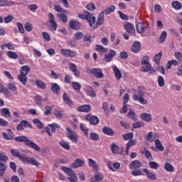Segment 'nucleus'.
<instances>
[{"label": "nucleus", "instance_id": "nucleus-51", "mask_svg": "<svg viewBox=\"0 0 182 182\" xmlns=\"http://www.w3.org/2000/svg\"><path fill=\"white\" fill-rule=\"evenodd\" d=\"M111 151L114 154H117L119 153V146L116 144H112L111 145Z\"/></svg>", "mask_w": 182, "mask_h": 182}, {"label": "nucleus", "instance_id": "nucleus-21", "mask_svg": "<svg viewBox=\"0 0 182 182\" xmlns=\"http://www.w3.org/2000/svg\"><path fill=\"white\" fill-rule=\"evenodd\" d=\"M107 166H108L109 170H111V171H116V170H119L120 168V163H119V162H114L112 165V162L108 161Z\"/></svg>", "mask_w": 182, "mask_h": 182}, {"label": "nucleus", "instance_id": "nucleus-37", "mask_svg": "<svg viewBox=\"0 0 182 182\" xmlns=\"http://www.w3.org/2000/svg\"><path fill=\"white\" fill-rule=\"evenodd\" d=\"M114 9H116V7L114 5H111L109 7L107 8L105 11H102V12H104L105 15H109L112 14V12H114Z\"/></svg>", "mask_w": 182, "mask_h": 182}, {"label": "nucleus", "instance_id": "nucleus-29", "mask_svg": "<svg viewBox=\"0 0 182 182\" xmlns=\"http://www.w3.org/2000/svg\"><path fill=\"white\" fill-rule=\"evenodd\" d=\"M112 68H113V72L114 73V76L117 80H120V79H122V72H120V70H119V68H117L115 65H113Z\"/></svg>", "mask_w": 182, "mask_h": 182}, {"label": "nucleus", "instance_id": "nucleus-25", "mask_svg": "<svg viewBox=\"0 0 182 182\" xmlns=\"http://www.w3.org/2000/svg\"><path fill=\"white\" fill-rule=\"evenodd\" d=\"M105 178V175L102 173H97L95 174L90 181V182H99L102 181Z\"/></svg>", "mask_w": 182, "mask_h": 182}, {"label": "nucleus", "instance_id": "nucleus-35", "mask_svg": "<svg viewBox=\"0 0 182 182\" xmlns=\"http://www.w3.org/2000/svg\"><path fill=\"white\" fill-rule=\"evenodd\" d=\"M1 116H4V117H11V112L9 111V109L8 108H3L1 109Z\"/></svg>", "mask_w": 182, "mask_h": 182}, {"label": "nucleus", "instance_id": "nucleus-62", "mask_svg": "<svg viewBox=\"0 0 182 182\" xmlns=\"http://www.w3.org/2000/svg\"><path fill=\"white\" fill-rule=\"evenodd\" d=\"M28 9H29V11H31V12H36V11L38 9V5L36 4H30L28 6Z\"/></svg>", "mask_w": 182, "mask_h": 182}, {"label": "nucleus", "instance_id": "nucleus-12", "mask_svg": "<svg viewBox=\"0 0 182 182\" xmlns=\"http://www.w3.org/2000/svg\"><path fill=\"white\" fill-rule=\"evenodd\" d=\"M60 53L65 58H75L76 56V52L69 49H61Z\"/></svg>", "mask_w": 182, "mask_h": 182}, {"label": "nucleus", "instance_id": "nucleus-7", "mask_svg": "<svg viewBox=\"0 0 182 182\" xmlns=\"http://www.w3.org/2000/svg\"><path fill=\"white\" fill-rule=\"evenodd\" d=\"M87 73L92 75V76H95V77H97V79H102V77L105 76V75H103L102 69L100 68H92V70H87Z\"/></svg>", "mask_w": 182, "mask_h": 182}, {"label": "nucleus", "instance_id": "nucleus-45", "mask_svg": "<svg viewBox=\"0 0 182 182\" xmlns=\"http://www.w3.org/2000/svg\"><path fill=\"white\" fill-rule=\"evenodd\" d=\"M14 5L13 1H8V0H0V6H11Z\"/></svg>", "mask_w": 182, "mask_h": 182}, {"label": "nucleus", "instance_id": "nucleus-39", "mask_svg": "<svg viewBox=\"0 0 182 182\" xmlns=\"http://www.w3.org/2000/svg\"><path fill=\"white\" fill-rule=\"evenodd\" d=\"M155 146L159 151H164V146H163V144H161V141L159 139L155 140Z\"/></svg>", "mask_w": 182, "mask_h": 182}, {"label": "nucleus", "instance_id": "nucleus-2", "mask_svg": "<svg viewBox=\"0 0 182 182\" xmlns=\"http://www.w3.org/2000/svg\"><path fill=\"white\" fill-rule=\"evenodd\" d=\"M31 71V67L29 65L22 66L20 70V74L18 75V79L25 86L28 82V77L26 75Z\"/></svg>", "mask_w": 182, "mask_h": 182}, {"label": "nucleus", "instance_id": "nucleus-30", "mask_svg": "<svg viewBox=\"0 0 182 182\" xmlns=\"http://www.w3.org/2000/svg\"><path fill=\"white\" fill-rule=\"evenodd\" d=\"M136 28L138 33H144V31H146V25L141 22L138 23Z\"/></svg>", "mask_w": 182, "mask_h": 182}, {"label": "nucleus", "instance_id": "nucleus-55", "mask_svg": "<svg viewBox=\"0 0 182 182\" xmlns=\"http://www.w3.org/2000/svg\"><path fill=\"white\" fill-rule=\"evenodd\" d=\"M149 166L151 168H153L154 170H157V168H159V164H157V162L156 161H150Z\"/></svg>", "mask_w": 182, "mask_h": 182}, {"label": "nucleus", "instance_id": "nucleus-33", "mask_svg": "<svg viewBox=\"0 0 182 182\" xmlns=\"http://www.w3.org/2000/svg\"><path fill=\"white\" fill-rule=\"evenodd\" d=\"M80 130L83 132L84 136L85 137H87L89 136V129L86 127L85 124H80Z\"/></svg>", "mask_w": 182, "mask_h": 182}, {"label": "nucleus", "instance_id": "nucleus-8", "mask_svg": "<svg viewBox=\"0 0 182 182\" xmlns=\"http://www.w3.org/2000/svg\"><path fill=\"white\" fill-rule=\"evenodd\" d=\"M60 125L57 123H53L50 124L45 128V130L46 133L48 134V136H52L53 133H55L56 131V129H60Z\"/></svg>", "mask_w": 182, "mask_h": 182}, {"label": "nucleus", "instance_id": "nucleus-44", "mask_svg": "<svg viewBox=\"0 0 182 182\" xmlns=\"http://www.w3.org/2000/svg\"><path fill=\"white\" fill-rule=\"evenodd\" d=\"M127 116L129 119H132V120L137 119V117L136 116V112H134V110L133 109H129Z\"/></svg>", "mask_w": 182, "mask_h": 182}, {"label": "nucleus", "instance_id": "nucleus-34", "mask_svg": "<svg viewBox=\"0 0 182 182\" xmlns=\"http://www.w3.org/2000/svg\"><path fill=\"white\" fill-rule=\"evenodd\" d=\"M88 165L90 167H92L94 170H97V168H99V165H97L95 160L90 158L88 159Z\"/></svg>", "mask_w": 182, "mask_h": 182}, {"label": "nucleus", "instance_id": "nucleus-5", "mask_svg": "<svg viewBox=\"0 0 182 182\" xmlns=\"http://www.w3.org/2000/svg\"><path fill=\"white\" fill-rule=\"evenodd\" d=\"M67 130V136L69 138L73 143H75V144H77V143L79 141V136L76 132L72 131V129L69 128H66Z\"/></svg>", "mask_w": 182, "mask_h": 182}, {"label": "nucleus", "instance_id": "nucleus-19", "mask_svg": "<svg viewBox=\"0 0 182 182\" xmlns=\"http://www.w3.org/2000/svg\"><path fill=\"white\" fill-rule=\"evenodd\" d=\"M136 144H137V141H136V139H130L127 142L125 148V152L127 156H129V150H130V147H133V146H136Z\"/></svg>", "mask_w": 182, "mask_h": 182}, {"label": "nucleus", "instance_id": "nucleus-63", "mask_svg": "<svg viewBox=\"0 0 182 182\" xmlns=\"http://www.w3.org/2000/svg\"><path fill=\"white\" fill-rule=\"evenodd\" d=\"M73 87L74 90H80L82 85H80V83L79 82H73Z\"/></svg>", "mask_w": 182, "mask_h": 182}, {"label": "nucleus", "instance_id": "nucleus-20", "mask_svg": "<svg viewBox=\"0 0 182 182\" xmlns=\"http://www.w3.org/2000/svg\"><path fill=\"white\" fill-rule=\"evenodd\" d=\"M143 171H144V173H145V174H146V177L149 178V180H152L153 181H154V180H156V173L149 171V169H147V168H144Z\"/></svg>", "mask_w": 182, "mask_h": 182}, {"label": "nucleus", "instance_id": "nucleus-53", "mask_svg": "<svg viewBox=\"0 0 182 182\" xmlns=\"http://www.w3.org/2000/svg\"><path fill=\"white\" fill-rule=\"evenodd\" d=\"M51 90L53 92H59L60 87L57 83H51Z\"/></svg>", "mask_w": 182, "mask_h": 182}, {"label": "nucleus", "instance_id": "nucleus-58", "mask_svg": "<svg viewBox=\"0 0 182 182\" xmlns=\"http://www.w3.org/2000/svg\"><path fill=\"white\" fill-rule=\"evenodd\" d=\"M90 137L91 140H93V141H97V140H99V134L96 133H90Z\"/></svg>", "mask_w": 182, "mask_h": 182}, {"label": "nucleus", "instance_id": "nucleus-36", "mask_svg": "<svg viewBox=\"0 0 182 182\" xmlns=\"http://www.w3.org/2000/svg\"><path fill=\"white\" fill-rule=\"evenodd\" d=\"M164 168L168 173H173V171H174V166H173V165L168 162L165 163Z\"/></svg>", "mask_w": 182, "mask_h": 182}, {"label": "nucleus", "instance_id": "nucleus-40", "mask_svg": "<svg viewBox=\"0 0 182 182\" xmlns=\"http://www.w3.org/2000/svg\"><path fill=\"white\" fill-rule=\"evenodd\" d=\"M36 85L40 89H46V84L41 80H36Z\"/></svg>", "mask_w": 182, "mask_h": 182}, {"label": "nucleus", "instance_id": "nucleus-42", "mask_svg": "<svg viewBox=\"0 0 182 182\" xmlns=\"http://www.w3.org/2000/svg\"><path fill=\"white\" fill-rule=\"evenodd\" d=\"M33 123L36 124V126L38 127V129H43V127H45L42 122H41V120L38 119L37 118L33 120Z\"/></svg>", "mask_w": 182, "mask_h": 182}, {"label": "nucleus", "instance_id": "nucleus-48", "mask_svg": "<svg viewBox=\"0 0 182 182\" xmlns=\"http://www.w3.org/2000/svg\"><path fill=\"white\" fill-rule=\"evenodd\" d=\"M95 49L96 50H97V52H103L104 53H106V52H107L108 49L103 47L101 45H97L95 46Z\"/></svg>", "mask_w": 182, "mask_h": 182}, {"label": "nucleus", "instance_id": "nucleus-18", "mask_svg": "<svg viewBox=\"0 0 182 182\" xmlns=\"http://www.w3.org/2000/svg\"><path fill=\"white\" fill-rule=\"evenodd\" d=\"M140 49H141V44L139 41H135L131 48V52L137 53L140 51Z\"/></svg>", "mask_w": 182, "mask_h": 182}, {"label": "nucleus", "instance_id": "nucleus-11", "mask_svg": "<svg viewBox=\"0 0 182 182\" xmlns=\"http://www.w3.org/2000/svg\"><path fill=\"white\" fill-rule=\"evenodd\" d=\"M105 22V11H101L99 14L98 18L97 19L96 23L93 26L94 29H97L99 26L103 25Z\"/></svg>", "mask_w": 182, "mask_h": 182}, {"label": "nucleus", "instance_id": "nucleus-23", "mask_svg": "<svg viewBox=\"0 0 182 182\" xmlns=\"http://www.w3.org/2000/svg\"><path fill=\"white\" fill-rule=\"evenodd\" d=\"M77 112H82L84 113H87L92 110V107L89 105H84L77 108Z\"/></svg>", "mask_w": 182, "mask_h": 182}, {"label": "nucleus", "instance_id": "nucleus-26", "mask_svg": "<svg viewBox=\"0 0 182 182\" xmlns=\"http://www.w3.org/2000/svg\"><path fill=\"white\" fill-rule=\"evenodd\" d=\"M69 25L71 29H73L74 31H79V29H80V23L79 21H70Z\"/></svg>", "mask_w": 182, "mask_h": 182}, {"label": "nucleus", "instance_id": "nucleus-16", "mask_svg": "<svg viewBox=\"0 0 182 182\" xmlns=\"http://www.w3.org/2000/svg\"><path fill=\"white\" fill-rule=\"evenodd\" d=\"M25 127H30V129H32V124H31L28 121L23 120L19 123L16 129L17 130L21 131L23 130Z\"/></svg>", "mask_w": 182, "mask_h": 182}, {"label": "nucleus", "instance_id": "nucleus-27", "mask_svg": "<svg viewBox=\"0 0 182 182\" xmlns=\"http://www.w3.org/2000/svg\"><path fill=\"white\" fill-rule=\"evenodd\" d=\"M86 120H88L90 124H97V123H99V118L96 116L87 115Z\"/></svg>", "mask_w": 182, "mask_h": 182}, {"label": "nucleus", "instance_id": "nucleus-54", "mask_svg": "<svg viewBox=\"0 0 182 182\" xmlns=\"http://www.w3.org/2000/svg\"><path fill=\"white\" fill-rule=\"evenodd\" d=\"M161 56H163V53L161 52L156 54L154 57V62L156 65H159L160 63V59H161Z\"/></svg>", "mask_w": 182, "mask_h": 182}, {"label": "nucleus", "instance_id": "nucleus-6", "mask_svg": "<svg viewBox=\"0 0 182 182\" xmlns=\"http://www.w3.org/2000/svg\"><path fill=\"white\" fill-rule=\"evenodd\" d=\"M48 23H50V31L52 32L56 31L58 29V23L55 21V16L52 13L48 14Z\"/></svg>", "mask_w": 182, "mask_h": 182}, {"label": "nucleus", "instance_id": "nucleus-13", "mask_svg": "<svg viewBox=\"0 0 182 182\" xmlns=\"http://www.w3.org/2000/svg\"><path fill=\"white\" fill-rule=\"evenodd\" d=\"M124 29L129 34L134 33L136 32V29L134 28V26L130 22H126L124 25Z\"/></svg>", "mask_w": 182, "mask_h": 182}, {"label": "nucleus", "instance_id": "nucleus-15", "mask_svg": "<svg viewBox=\"0 0 182 182\" xmlns=\"http://www.w3.org/2000/svg\"><path fill=\"white\" fill-rule=\"evenodd\" d=\"M143 65L142 72H148L150 75H154V73H156V70L151 68V65L150 63Z\"/></svg>", "mask_w": 182, "mask_h": 182}, {"label": "nucleus", "instance_id": "nucleus-31", "mask_svg": "<svg viewBox=\"0 0 182 182\" xmlns=\"http://www.w3.org/2000/svg\"><path fill=\"white\" fill-rule=\"evenodd\" d=\"M141 119L144 122H151V114L147 113H142L140 115Z\"/></svg>", "mask_w": 182, "mask_h": 182}, {"label": "nucleus", "instance_id": "nucleus-57", "mask_svg": "<svg viewBox=\"0 0 182 182\" xmlns=\"http://www.w3.org/2000/svg\"><path fill=\"white\" fill-rule=\"evenodd\" d=\"M166 38H167V32L163 31L159 38L160 43H163V42H164V41H166Z\"/></svg>", "mask_w": 182, "mask_h": 182}, {"label": "nucleus", "instance_id": "nucleus-32", "mask_svg": "<svg viewBox=\"0 0 182 182\" xmlns=\"http://www.w3.org/2000/svg\"><path fill=\"white\" fill-rule=\"evenodd\" d=\"M156 137H157V134H156L154 136H153V132H149L146 136V139L147 141H149V143H153V141H154V139H156Z\"/></svg>", "mask_w": 182, "mask_h": 182}, {"label": "nucleus", "instance_id": "nucleus-61", "mask_svg": "<svg viewBox=\"0 0 182 182\" xmlns=\"http://www.w3.org/2000/svg\"><path fill=\"white\" fill-rule=\"evenodd\" d=\"M174 56L178 62H182V53L180 52H175L174 53Z\"/></svg>", "mask_w": 182, "mask_h": 182}, {"label": "nucleus", "instance_id": "nucleus-47", "mask_svg": "<svg viewBox=\"0 0 182 182\" xmlns=\"http://www.w3.org/2000/svg\"><path fill=\"white\" fill-rule=\"evenodd\" d=\"M133 136H134V134L133 132H129V133H127V134H123L122 135V137L124 140H133Z\"/></svg>", "mask_w": 182, "mask_h": 182}, {"label": "nucleus", "instance_id": "nucleus-14", "mask_svg": "<svg viewBox=\"0 0 182 182\" xmlns=\"http://www.w3.org/2000/svg\"><path fill=\"white\" fill-rule=\"evenodd\" d=\"M143 166V164L139 160L132 161L129 164V168L131 170H137Z\"/></svg>", "mask_w": 182, "mask_h": 182}, {"label": "nucleus", "instance_id": "nucleus-38", "mask_svg": "<svg viewBox=\"0 0 182 182\" xmlns=\"http://www.w3.org/2000/svg\"><path fill=\"white\" fill-rule=\"evenodd\" d=\"M102 133H104V134H107V136H113L114 134L113 130H112L109 127H105L102 129Z\"/></svg>", "mask_w": 182, "mask_h": 182}, {"label": "nucleus", "instance_id": "nucleus-17", "mask_svg": "<svg viewBox=\"0 0 182 182\" xmlns=\"http://www.w3.org/2000/svg\"><path fill=\"white\" fill-rule=\"evenodd\" d=\"M63 100L65 105H68L70 107H72L73 106V102L70 100V97L69 96V94L64 93L63 95Z\"/></svg>", "mask_w": 182, "mask_h": 182}, {"label": "nucleus", "instance_id": "nucleus-41", "mask_svg": "<svg viewBox=\"0 0 182 182\" xmlns=\"http://www.w3.org/2000/svg\"><path fill=\"white\" fill-rule=\"evenodd\" d=\"M11 153L14 157H18L20 160H22L21 157H25L21 156V153L17 149H11Z\"/></svg>", "mask_w": 182, "mask_h": 182}, {"label": "nucleus", "instance_id": "nucleus-9", "mask_svg": "<svg viewBox=\"0 0 182 182\" xmlns=\"http://www.w3.org/2000/svg\"><path fill=\"white\" fill-rule=\"evenodd\" d=\"M21 161L26 164H32L33 166H36V167H39L41 166V164L33 157H21Z\"/></svg>", "mask_w": 182, "mask_h": 182}, {"label": "nucleus", "instance_id": "nucleus-60", "mask_svg": "<svg viewBox=\"0 0 182 182\" xmlns=\"http://www.w3.org/2000/svg\"><path fill=\"white\" fill-rule=\"evenodd\" d=\"M18 31L20 33H25V29H23V26L20 22L16 23Z\"/></svg>", "mask_w": 182, "mask_h": 182}, {"label": "nucleus", "instance_id": "nucleus-24", "mask_svg": "<svg viewBox=\"0 0 182 182\" xmlns=\"http://www.w3.org/2000/svg\"><path fill=\"white\" fill-rule=\"evenodd\" d=\"M82 166H85V161L80 159H77L71 165V167L72 168H77V167H82Z\"/></svg>", "mask_w": 182, "mask_h": 182}, {"label": "nucleus", "instance_id": "nucleus-49", "mask_svg": "<svg viewBox=\"0 0 182 182\" xmlns=\"http://www.w3.org/2000/svg\"><path fill=\"white\" fill-rule=\"evenodd\" d=\"M5 170H6V165L5 164H0V177H3L5 173Z\"/></svg>", "mask_w": 182, "mask_h": 182}, {"label": "nucleus", "instance_id": "nucleus-56", "mask_svg": "<svg viewBox=\"0 0 182 182\" xmlns=\"http://www.w3.org/2000/svg\"><path fill=\"white\" fill-rule=\"evenodd\" d=\"M172 6L174 8V9H181V3L178 1H173L172 3Z\"/></svg>", "mask_w": 182, "mask_h": 182}, {"label": "nucleus", "instance_id": "nucleus-59", "mask_svg": "<svg viewBox=\"0 0 182 182\" xmlns=\"http://www.w3.org/2000/svg\"><path fill=\"white\" fill-rule=\"evenodd\" d=\"M144 154H145V157L146 159H149V160H151V159H153V156H151V154L150 153V151L147 149H144Z\"/></svg>", "mask_w": 182, "mask_h": 182}, {"label": "nucleus", "instance_id": "nucleus-43", "mask_svg": "<svg viewBox=\"0 0 182 182\" xmlns=\"http://www.w3.org/2000/svg\"><path fill=\"white\" fill-rule=\"evenodd\" d=\"M60 146L63 147V149H65V150H70V146L69 145V143L65 141H59Z\"/></svg>", "mask_w": 182, "mask_h": 182}, {"label": "nucleus", "instance_id": "nucleus-10", "mask_svg": "<svg viewBox=\"0 0 182 182\" xmlns=\"http://www.w3.org/2000/svg\"><path fill=\"white\" fill-rule=\"evenodd\" d=\"M117 53L114 50H109V52L105 55L102 60L103 62H111L113 60V58L116 56Z\"/></svg>", "mask_w": 182, "mask_h": 182}, {"label": "nucleus", "instance_id": "nucleus-3", "mask_svg": "<svg viewBox=\"0 0 182 182\" xmlns=\"http://www.w3.org/2000/svg\"><path fill=\"white\" fill-rule=\"evenodd\" d=\"M78 16L81 19H85V20L87 21V22L90 23V28H92L93 26V25H95V23H96V17L92 16L90 15V14L89 13V11H85L82 14H78Z\"/></svg>", "mask_w": 182, "mask_h": 182}, {"label": "nucleus", "instance_id": "nucleus-50", "mask_svg": "<svg viewBox=\"0 0 182 182\" xmlns=\"http://www.w3.org/2000/svg\"><path fill=\"white\" fill-rule=\"evenodd\" d=\"M82 38H83V33L80 31L76 32L73 36V39L75 41H80V39H82Z\"/></svg>", "mask_w": 182, "mask_h": 182}, {"label": "nucleus", "instance_id": "nucleus-52", "mask_svg": "<svg viewBox=\"0 0 182 182\" xmlns=\"http://www.w3.org/2000/svg\"><path fill=\"white\" fill-rule=\"evenodd\" d=\"M7 56L10 58L11 59H17L18 58V54L14 51H8Z\"/></svg>", "mask_w": 182, "mask_h": 182}, {"label": "nucleus", "instance_id": "nucleus-46", "mask_svg": "<svg viewBox=\"0 0 182 182\" xmlns=\"http://www.w3.org/2000/svg\"><path fill=\"white\" fill-rule=\"evenodd\" d=\"M132 176L134 177H137V176H143V171H141V169H132Z\"/></svg>", "mask_w": 182, "mask_h": 182}, {"label": "nucleus", "instance_id": "nucleus-28", "mask_svg": "<svg viewBox=\"0 0 182 182\" xmlns=\"http://www.w3.org/2000/svg\"><path fill=\"white\" fill-rule=\"evenodd\" d=\"M8 132L9 133L2 132V136L5 140H12L15 137V134L10 129Z\"/></svg>", "mask_w": 182, "mask_h": 182}, {"label": "nucleus", "instance_id": "nucleus-1", "mask_svg": "<svg viewBox=\"0 0 182 182\" xmlns=\"http://www.w3.org/2000/svg\"><path fill=\"white\" fill-rule=\"evenodd\" d=\"M14 140H16V141L24 142L27 147H30V149H33V150H35L36 151H41V146L36 144V143L31 141L28 136H16Z\"/></svg>", "mask_w": 182, "mask_h": 182}, {"label": "nucleus", "instance_id": "nucleus-64", "mask_svg": "<svg viewBox=\"0 0 182 182\" xmlns=\"http://www.w3.org/2000/svg\"><path fill=\"white\" fill-rule=\"evenodd\" d=\"M24 28L27 32H31V31H32V23L26 22L25 23Z\"/></svg>", "mask_w": 182, "mask_h": 182}, {"label": "nucleus", "instance_id": "nucleus-22", "mask_svg": "<svg viewBox=\"0 0 182 182\" xmlns=\"http://www.w3.org/2000/svg\"><path fill=\"white\" fill-rule=\"evenodd\" d=\"M58 19L66 23L68 22V11L63 10L62 13L58 14Z\"/></svg>", "mask_w": 182, "mask_h": 182}, {"label": "nucleus", "instance_id": "nucleus-4", "mask_svg": "<svg viewBox=\"0 0 182 182\" xmlns=\"http://www.w3.org/2000/svg\"><path fill=\"white\" fill-rule=\"evenodd\" d=\"M62 170L63 171H64V173H66V174L68 176V181L77 182V176H76V173H75V171H73V170L66 166H63Z\"/></svg>", "mask_w": 182, "mask_h": 182}]
</instances>
